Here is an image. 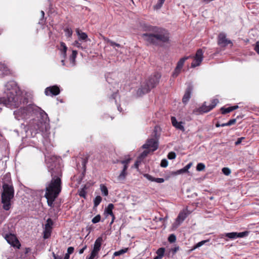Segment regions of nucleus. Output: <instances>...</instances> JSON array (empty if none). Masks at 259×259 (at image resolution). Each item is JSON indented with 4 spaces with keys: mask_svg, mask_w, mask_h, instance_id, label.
<instances>
[{
    "mask_svg": "<svg viewBox=\"0 0 259 259\" xmlns=\"http://www.w3.org/2000/svg\"><path fill=\"white\" fill-rule=\"evenodd\" d=\"M224 236L229 238L230 239H235L237 238L243 237V232H231L225 234Z\"/></svg>",
    "mask_w": 259,
    "mask_h": 259,
    "instance_id": "obj_21",
    "label": "nucleus"
},
{
    "mask_svg": "<svg viewBox=\"0 0 259 259\" xmlns=\"http://www.w3.org/2000/svg\"><path fill=\"white\" fill-rule=\"evenodd\" d=\"M60 93V89L59 87L56 85L47 87L45 91L46 96H57L59 95Z\"/></svg>",
    "mask_w": 259,
    "mask_h": 259,
    "instance_id": "obj_14",
    "label": "nucleus"
},
{
    "mask_svg": "<svg viewBox=\"0 0 259 259\" xmlns=\"http://www.w3.org/2000/svg\"><path fill=\"white\" fill-rule=\"evenodd\" d=\"M165 249L164 248H159L157 251H156V254L157 255L159 256V257H162V256L164 255V253Z\"/></svg>",
    "mask_w": 259,
    "mask_h": 259,
    "instance_id": "obj_35",
    "label": "nucleus"
},
{
    "mask_svg": "<svg viewBox=\"0 0 259 259\" xmlns=\"http://www.w3.org/2000/svg\"><path fill=\"white\" fill-rule=\"evenodd\" d=\"M160 136V127L156 126L154 127L151 137L148 139L147 142L142 146H158V140Z\"/></svg>",
    "mask_w": 259,
    "mask_h": 259,
    "instance_id": "obj_8",
    "label": "nucleus"
},
{
    "mask_svg": "<svg viewBox=\"0 0 259 259\" xmlns=\"http://www.w3.org/2000/svg\"><path fill=\"white\" fill-rule=\"evenodd\" d=\"M114 208V205L112 203H109L107 207L105 209V213L109 214L110 215H113L112 210Z\"/></svg>",
    "mask_w": 259,
    "mask_h": 259,
    "instance_id": "obj_27",
    "label": "nucleus"
},
{
    "mask_svg": "<svg viewBox=\"0 0 259 259\" xmlns=\"http://www.w3.org/2000/svg\"><path fill=\"white\" fill-rule=\"evenodd\" d=\"M160 78L161 74L158 72H155L151 75L148 79L141 84L140 88L137 91V95L142 96L149 93L158 84Z\"/></svg>",
    "mask_w": 259,
    "mask_h": 259,
    "instance_id": "obj_6",
    "label": "nucleus"
},
{
    "mask_svg": "<svg viewBox=\"0 0 259 259\" xmlns=\"http://www.w3.org/2000/svg\"><path fill=\"white\" fill-rule=\"evenodd\" d=\"M14 197V189L13 185H3V192L1 194L3 208L9 210L11 207V200Z\"/></svg>",
    "mask_w": 259,
    "mask_h": 259,
    "instance_id": "obj_7",
    "label": "nucleus"
},
{
    "mask_svg": "<svg viewBox=\"0 0 259 259\" xmlns=\"http://www.w3.org/2000/svg\"><path fill=\"white\" fill-rule=\"evenodd\" d=\"M164 180L163 178H154V182H155L157 183H163Z\"/></svg>",
    "mask_w": 259,
    "mask_h": 259,
    "instance_id": "obj_50",
    "label": "nucleus"
},
{
    "mask_svg": "<svg viewBox=\"0 0 259 259\" xmlns=\"http://www.w3.org/2000/svg\"><path fill=\"white\" fill-rule=\"evenodd\" d=\"M235 122H236L235 119H232L228 122V124H229V126H230V125L233 124L234 123H235Z\"/></svg>",
    "mask_w": 259,
    "mask_h": 259,
    "instance_id": "obj_58",
    "label": "nucleus"
},
{
    "mask_svg": "<svg viewBox=\"0 0 259 259\" xmlns=\"http://www.w3.org/2000/svg\"><path fill=\"white\" fill-rule=\"evenodd\" d=\"M171 121L172 125L175 126L176 128L181 130L182 131H185L184 127L182 125L183 123L182 122H178L175 117H171Z\"/></svg>",
    "mask_w": 259,
    "mask_h": 259,
    "instance_id": "obj_20",
    "label": "nucleus"
},
{
    "mask_svg": "<svg viewBox=\"0 0 259 259\" xmlns=\"http://www.w3.org/2000/svg\"><path fill=\"white\" fill-rule=\"evenodd\" d=\"M205 166L203 163H199L197 164L196 166V169L197 171H202L205 169Z\"/></svg>",
    "mask_w": 259,
    "mask_h": 259,
    "instance_id": "obj_36",
    "label": "nucleus"
},
{
    "mask_svg": "<svg viewBox=\"0 0 259 259\" xmlns=\"http://www.w3.org/2000/svg\"><path fill=\"white\" fill-rule=\"evenodd\" d=\"M53 255L54 257V259H62V257L56 255V254L54 252L53 253Z\"/></svg>",
    "mask_w": 259,
    "mask_h": 259,
    "instance_id": "obj_60",
    "label": "nucleus"
},
{
    "mask_svg": "<svg viewBox=\"0 0 259 259\" xmlns=\"http://www.w3.org/2000/svg\"><path fill=\"white\" fill-rule=\"evenodd\" d=\"M238 106L237 105L228 107H223L221 108L220 110L221 111L222 114H226L228 113H230V112L233 111L234 110L238 108Z\"/></svg>",
    "mask_w": 259,
    "mask_h": 259,
    "instance_id": "obj_23",
    "label": "nucleus"
},
{
    "mask_svg": "<svg viewBox=\"0 0 259 259\" xmlns=\"http://www.w3.org/2000/svg\"><path fill=\"white\" fill-rule=\"evenodd\" d=\"M165 0H158L157 4L155 6V8L157 9L161 8Z\"/></svg>",
    "mask_w": 259,
    "mask_h": 259,
    "instance_id": "obj_43",
    "label": "nucleus"
},
{
    "mask_svg": "<svg viewBox=\"0 0 259 259\" xmlns=\"http://www.w3.org/2000/svg\"><path fill=\"white\" fill-rule=\"evenodd\" d=\"M193 58L194 60L191 63V67L194 68L199 66L202 61L203 58V52L202 50L201 49L197 50Z\"/></svg>",
    "mask_w": 259,
    "mask_h": 259,
    "instance_id": "obj_13",
    "label": "nucleus"
},
{
    "mask_svg": "<svg viewBox=\"0 0 259 259\" xmlns=\"http://www.w3.org/2000/svg\"><path fill=\"white\" fill-rule=\"evenodd\" d=\"M8 144L7 141L2 136H0V146H6Z\"/></svg>",
    "mask_w": 259,
    "mask_h": 259,
    "instance_id": "obj_41",
    "label": "nucleus"
},
{
    "mask_svg": "<svg viewBox=\"0 0 259 259\" xmlns=\"http://www.w3.org/2000/svg\"><path fill=\"white\" fill-rule=\"evenodd\" d=\"M65 35L67 38H70L72 35V30L70 27H66L64 29Z\"/></svg>",
    "mask_w": 259,
    "mask_h": 259,
    "instance_id": "obj_30",
    "label": "nucleus"
},
{
    "mask_svg": "<svg viewBox=\"0 0 259 259\" xmlns=\"http://www.w3.org/2000/svg\"><path fill=\"white\" fill-rule=\"evenodd\" d=\"M192 165L191 163H190L186 165L183 168L179 169L175 172L176 175H180L182 173L186 172L188 171V170L190 168L191 166Z\"/></svg>",
    "mask_w": 259,
    "mask_h": 259,
    "instance_id": "obj_28",
    "label": "nucleus"
},
{
    "mask_svg": "<svg viewBox=\"0 0 259 259\" xmlns=\"http://www.w3.org/2000/svg\"><path fill=\"white\" fill-rule=\"evenodd\" d=\"M219 103V100L213 99L211 100V104L209 106L206 105V102H204L202 105L197 110L199 114L207 113L213 109Z\"/></svg>",
    "mask_w": 259,
    "mask_h": 259,
    "instance_id": "obj_9",
    "label": "nucleus"
},
{
    "mask_svg": "<svg viewBox=\"0 0 259 259\" xmlns=\"http://www.w3.org/2000/svg\"><path fill=\"white\" fill-rule=\"evenodd\" d=\"M59 49L62 52L61 55L62 57L65 59L67 56L66 52L67 50V47L64 42H60V47Z\"/></svg>",
    "mask_w": 259,
    "mask_h": 259,
    "instance_id": "obj_24",
    "label": "nucleus"
},
{
    "mask_svg": "<svg viewBox=\"0 0 259 259\" xmlns=\"http://www.w3.org/2000/svg\"><path fill=\"white\" fill-rule=\"evenodd\" d=\"M61 178L52 177V180L46 184L45 197L47 199L48 205L54 207V202L61 191Z\"/></svg>",
    "mask_w": 259,
    "mask_h": 259,
    "instance_id": "obj_4",
    "label": "nucleus"
},
{
    "mask_svg": "<svg viewBox=\"0 0 259 259\" xmlns=\"http://www.w3.org/2000/svg\"><path fill=\"white\" fill-rule=\"evenodd\" d=\"M144 177L147 178L148 180L151 181H153L154 182V178H153L152 176H151V175H149V174H145L144 175Z\"/></svg>",
    "mask_w": 259,
    "mask_h": 259,
    "instance_id": "obj_49",
    "label": "nucleus"
},
{
    "mask_svg": "<svg viewBox=\"0 0 259 259\" xmlns=\"http://www.w3.org/2000/svg\"><path fill=\"white\" fill-rule=\"evenodd\" d=\"M3 185H4L5 184H8V185H12L11 183V179L10 176L9 175H6L4 176V178L3 179Z\"/></svg>",
    "mask_w": 259,
    "mask_h": 259,
    "instance_id": "obj_29",
    "label": "nucleus"
},
{
    "mask_svg": "<svg viewBox=\"0 0 259 259\" xmlns=\"http://www.w3.org/2000/svg\"><path fill=\"white\" fill-rule=\"evenodd\" d=\"M221 124L219 122H217L216 123H215V126L217 127H221Z\"/></svg>",
    "mask_w": 259,
    "mask_h": 259,
    "instance_id": "obj_64",
    "label": "nucleus"
},
{
    "mask_svg": "<svg viewBox=\"0 0 259 259\" xmlns=\"http://www.w3.org/2000/svg\"><path fill=\"white\" fill-rule=\"evenodd\" d=\"M52 225H53V222H52V221L51 220V219H49L47 220V223L45 225V228H46V229L48 228V229H52Z\"/></svg>",
    "mask_w": 259,
    "mask_h": 259,
    "instance_id": "obj_37",
    "label": "nucleus"
},
{
    "mask_svg": "<svg viewBox=\"0 0 259 259\" xmlns=\"http://www.w3.org/2000/svg\"><path fill=\"white\" fill-rule=\"evenodd\" d=\"M168 165V161L166 159H163L161 161L160 166L162 167H166Z\"/></svg>",
    "mask_w": 259,
    "mask_h": 259,
    "instance_id": "obj_45",
    "label": "nucleus"
},
{
    "mask_svg": "<svg viewBox=\"0 0 259 259\" xmlns=\"http://www.w3.org/2000/svg\"><path fill=\"white\" fill-rule=\"evenodd\" d=\"M187 215L188 214L186 212V210H183V211H181L179 213L176 220V223L177 224V225L179 226L185 220Z\"/></svg>",
    "mask_w": 259,
    "mask_h": 259,
    "instance_id": "obj_19",
    "label": "nucleus"
},
{
    "mask_svg": "<svg viewBox=\"0 0 259 259\" xmlns=\"http://www.w3.org/2000/svg\"><path fill=\"white\" fill-rule=\"evenodd\" d=\"M108 42H109L110 45L112 47H120V45L117 43H116L115 42H114L112 40H109Z\"/></svg>",
    "mask_w": 259,
    "mask_h": 259,
    "instance_id": "obj_48",
    "label": "nucleus"
},
{
    "mask_svg": "<svg viewBox=\"0 0 259 259\" xmlns=\"http://www.w3.org/2000/svg\"><path fill=\"white\" fill-rule=\"evenodd\" d=\"M103 242V238L102 237H98L95 241L94 248L92 252L98 254V252L100 250L102 243Z\"/></svg>",
    "mask_w": 259,
    "mask_h": 259,
    "instance_id": "obj_18",
    "label": "nucleus"
},
{
    "mask_svg": "<svg viewBox=\"0 0 259 259\" xmlns=\"http://www.w3.org/2000/svg\"><path fill=\"white\" fill-rule=\"evenodd\" d=\"M73 251L74 248L73 247H69L67 249L68 253L67 254H68L69 255L70 254L72 253Z\"/></svg>",
    "mask_w": 259,
    "mask_h": 259,
    "instance_id": "obj_54",
    "label": "nucleus"
},
{
    "mask_svg": "<svg viewBox=\"0 0 259 259\" xmlns=\"http://www.w3.org/2000/svg\"><path fill=\"white\" fill-rule=\"evenodd\" d=\"M207 242V240H203V241H201L199 242H198V243H197L194 246V248L193 249H196L197 248H198L200 246H201L202 245H203V244H204V243L205 242Z\"/></svg>",
    "mask_w": 259,
    "mask_h": 259,
    "instance_id": "obj_46",
    "label": "nucleus"
},
{
    "mask_svg": "<svg viewBox=\"0 0 259 259\" xmlns=\"http://www.w3.org/2000/svg\"><path fill=\"white\" fill-rule=\"evenodd\" d=\"M100 189H101V191L102 192V194L104 196H107L108 195V190L107 188L106 187V186H105L103 184H101L100 185Z\"/></svg>",
    "mask_w": 259,
    "mask_h": 259,
    "instance_id": "obj_32",
    "label": "nucleus"
},
{
    "mask_svg": "<svg viewBox=\"0 0 259 259\" xmlns=\"http://www.w3.org/2000/svg\"><path fill=\"white\" fill-rule=\"evenodd\" d=\"M127 167L126 166H123V169L121 171L119 175L117 177V180L119 182H123L125 180L126 176H127Z\"/></svg>",
    "mask_w": 259,
    "mask_h": 259,
    "instance_id": "obj_22",
    "label": "nucleus"
},
{
    "mask_svg": "<svg viewBox=\"0 0 259 259\" xmlns=\"http://www.w3.org/2000/svg\"><path fill=\"white\" fill-rule=\"evenodd\" d=\"M112 217V221L110 223V224L111 225L114 222V219H115V216L114 214H113V215H111Z\"/></svg>",
    "mask_w": 259,
    "mask_h": 259,
    "instance_id": "obj_62",
    "label": "nucleus"
},
{
    "mask_svg": "<svg viewBox=\"0 0 259 259\" xmlns=\"http://www.w3.org/2000/svg\"><path fill=\"white\" fill-rule=\"evenodd\" d=\"M243 140V137H240L238 139V140L235 142V144L236 145L240 144Z\"/></svg>",
    "mask_w": 259,
    "mask_h": 259,
    "instance_id": "obj_57",
    "label": "nucleus"
},
{
    "mask_svg": "<svg viewBox=\"0 0 259 259\" xmlns=\"http://www.w3.org/2000/svg\"><path fill=\"white\" fill-rule=\"evenodd\" d=\"M176 240V236L174 234H170L168 238V241L170 243H174Z\"/></svg>",
    "mask_w": 259,
    "mask_h": 259,
    "instance_id": "obj_39",
    "label": "nucleus"
},
{
    "mask_svg": "<svg viewBox=\"0 0 259 259\" xmlns=\"http://www.w3.org/2000/svg\"><path fill=\"white\" fill-rule=\"evenodd\" d=\"M98 254L91 252L90 257L87 259H94V258L97 256Z\"/></svg>",
    "mask_w": 259,
    "mask_h": 259,
    "instance_id": "obj_56",
    "label": "nucleus"
},
{
    "mask_svg": "<svg viewBox=\"0 0 259 259\" xmlns=\"http://www.w3.org/2000/svg\"><path fill=\"white\" fill-rule=\"evenodd\" d=\"M146 148L138 157V159L142 160L145 158L150 152H153L156 150L158 147H143Z\"/></svg>",
    "mask_w": 259,
    "mask_h": 259,
    "instance_id": "obj_16",
    "label": "nucleus"
},
{
    "mask_svg": "<svg viewBox=\"0 0 259 259\" xmlns=\"http://www.w3.org/2000/svg\"><path fill=\"white\" fill-rule=\"evenodd\" d=\"M218 44L222 48L226 47L229 45L232 46L233 45L232 41L227 38L226 34L224 32L219 33L218 36Z\"/></svg>",
    "mask_w": 259,
    "mask_h": 259,
    "instance_id": "obj_11",
    "label": "nucleus"
},
{
    "mask_svg": "<svg viewBox=\"0 0 259 259\" xmlns=\"http://www.w3.org/2000/svg\"><path fill=\"white\" fill-rule=\"evenodd\" d=\"M5 238L8 243L13 247L17 249L20 248L21 244L15 235L10 233L6 234Z\"/></svg>",
    "mask_w": 259,
    "mask_h": 259,
    "instance_id": "obj_12",
    "label": "nucleus"
},
{
    "mask_svg": "<svg viewBox=\"0 0 259 259\" xmlns=\"http://www.w3.org/2000/svg\"><path fill=\"white\" fill-rule=\"evenodd\" d=\"M73 45L76 46L78 48H81V49H82V47H81V44L79 43L78 40H75L73 42Z\"/></svg>",
    "mask_w": 259,
    "mask_h": 259,
    "instance_id": "obj_51",
    "label": "nucleus"
},
{
    "mask_svg": "<svg viewBox=\"0 0 259 259\" xmlns=\"http://www.w3.org/2000/svg\"><path fill=\"white\" fill-rule=\"evenodd\" d=\"M117 92H114L113 93L111 96L109 97V99L110 100H115V98L117 96Z\"/></svg>",
    "mask_w": 259,
    "mask_h": 259,
    "instance_id": "obj_53",
    "label": "nucleus"
},
{
    "mask_svg": "<svg viewBox=\"0 0 259 259\" xmlns=\"http://www.w3.org/2000/svg\"><path fill=\"white\" fill-rule=\"evenodd\" d=\"M51 229L45 228V230L44 231V238L45 239L49 238L51 236Z\"/></svg>",
    "mask_w": 259,
    "mask_h": 259,
    "instance_id": "obj_33",
    "label": "nucleus"
},
{
    "mask_svg": "<svg viewBox=\"0 0 259 259\" xmlns=\"http://www.w3.org/2000/svg\"><path fill=\"white\" fill-rule=\"evenodd\" d=\"M176 157V154L174 152H170L167 155V158L170 160L175 159Z\"/></svg>",
    "mask_w": 259,
    "mask_h": 259,
    "instance_id": "obj_42",
    "label": "nucleus"
},
{
    "mask_svg": "<svg viewBox=\"0 0 259 259\" xmlns=\"http://www.w3.org/2000/svg\"><path fill=\"white\" fill-rule=\"evenodd\" d=\"M12 74V71L8 67L0 62V77H4Z\"/></svg>",
    "mask_w": 259,
    "mask_h": 259,
    "instance_id": "obj_17",
    "label": "nucleus"
},
{
    "mask_svg": "<svg viewBox=\"0 0 259 259\" xmlns=\"http://www.w3.org/2000/svg\"><path fill=\"white\" fill-rule=\"evenodd\" d=\"M14 115L15 118L18 120L32 118L28 124H21V127L26 133L30 131L31 135L33 133L36 134L39 133L47 135L50 129L48 114L34 105L29 104L24 108L18 109L14 111Z\"/></svg>",
    "mask_w": 259,
    "mask_h": 259,
    "instance_id": "obj_1",
    "label": "nucleus"
},
{
    "mask_svg": "<svg viewBox=\"0 0 259 259\" xmlns=\"http://www.w3.org/2000/svg\"><path fill=\"white\" fill-rule=\"evenodd\" d=\"M45 154L46 166L51 177L62 178L63 165L61 157L55 155Z\"/></svg>",
    "mask_w": 259,
    "mask_h": 259,
    "instance_id": "obj_5",
    "label": "nucleus"
},
{
    "mask_svg": "<svg viewBox=\"0 0 259 259\" xmlns=\"http://www.w3.org/2000/svg\"><path fill=\"white\" fill-rule=\"evenodd\" d=\"M254 50L256 52V53L259 55V41H257L255 42Z\"/></svg>",
    "mask_w": 259,
    "mask_h": 259,
    "instance_id": "obj_47",
    "label": "nucleus"
},
{
    "mask_svg": "<svg viewBox=\"0 0 259 259\" xmlns=\"http://www.w3.org/2000/svg\"><path fill=\"white\" fill-rule=\"evenodd\" d=\"M128 250V248H123V249H121L118 251H115L114 254H113V255L114 256H119L120 255H122L125 253H126Z\"/></svg>",
    "mask_w": 259,
    "mask_h": 259,
    "instance_id": "obj_31",
    "label": "nucleus"
},
{
    "mask_svg": "<svg viewBox=\"0 0 259 259\" xmlns=\"http://www.w3.org/2000/svg\"><path fill=\"white\" fill-rule=\"evenodd\" d=\"M77 55V51L76 50H73L72 52V54L69 57V61L71 64H72L73 66L75 65V59Z\"/></svg>",
    "mask_w": 259,
    "mask_h": 259,
    "instance_id": "obj_26",
    "label": "nucleus"
},
{
    "mask_svg": "<svg viewBox=\"0 0 259 259\" xmlns=\"http://www.w3.org/2000/svg\"><path fill=\"white\" fill-rule=\"evenodd\" d=\"M223 173L226 176H229L231 174V170L228 167L222 168Z\"/></svg>",
    "mask_w": 259,
    "mask_h": 259,
    "instance_id": "obj_40",
    "label": "nucleus"
},
{
    "mask_svg": "<svg viewBox=\"0 0 259 259\" xmlns=\"http://www.w3.org/2000/svg\"><path fill=\"white\" fill-rule=\"evenodd\" d=\"M141 160L138 159L135 163L134 166L135 168H138L139 164L141 162Z\"/></svg>",
    "mask_w": 259,
    "mask_h": 259,
    "instance_id": "obj_55",
    "label": "nucleus"
},
{
    "mask_svg": "<svg viewBox=\"0 0 259 259\" xmlns=\"http://www.w3.org/2000/svg\"><path fill=\"white\" fill-rule=\"evenodd\" d=\"M131 159L130 158L120 161V163L123 164V166H126L128 167V164L130 162Z\"/></svg>",
    "mask_w": 259,
    "mask_h": 259,
    "instance_id": "obj_44",
    "label": "nucleus"
},
{
    "mask_svg": "<svg viewBox=\"0 0 259 259\" xmlns=\"http://www.w3.org/2000/svg\"><path fill=\"white\" fill-rule=\"evenodd\" d=\"M5 87L6 96L0 98V104L9 108H14L18 107L22 104L25 105L28 103L27 98L23 97L22 92L15 81L8 82Z\"/></svg>",
    "mask_w": 259,
    "mask_h": 259,
    "instance_id": "obj_3",
    "label": "nucleus"
},
{
    "mask_svg": "<svg viewBox=\"0 0 259 259\" xmlns=\"http://www.w3.org/2000/svg\"><path fill=\"white\" fill-rule=\"evenodd\" d=\"M76 31L79 40L87 41L88 35L86 33L80 31L78 29H77Z\"/></svg>",
    "mask_w": 259,
    "mask_h": 259,
    "instance_id": "obj_25",
    "label": "nucleus"
},
{
    "mask_svg": "<svg viewBox=\"0 0 259 259\" xmlns=\"http://www.w3.org/2000/svg\"><path fill=\"white\" fill-rule=\"evenodd\" d=\"M192 57V56L190 55L189 56H185L180 59V60L178 62L177 64V66L175 69L174 71L172 73V76L173 77H176L178 76V75L180 73L181 71V70L184 66L185 62L187 60Z\"/></svg>",
    "mask_w": 259,
    "mask_h": 259,
    "instance_id": "obj_10",
    "label": "nucleus"
},
{
    "mask_svg": "<svg viewBox=\"0 0 259 259\" xmlns=\"http://www.w3.org/2000/svg\"><path fill=\"white\" fill-rule=\"evenodd\" d=\"M179 247H175L172 250L173 252L175 253L179 250Z\"/></svg>",
    "mask_w": 259,
    "mask_h": 259,
    "instance_id": "obj_61",
    "label": "nucleus"
},
{
    "mask_svg": "<svg viewBox=\"0 0 259 259\" xmlns=\"http://www.w3.org/2000/svg\"><path fill=\"white\" fill-rule=\"evenodd\" d=\"M102 201V197L100 196H97L94 200V207H97L99 205Z\"/></svg>",
    "mask_w": 259,
    "mask_h": 259,
    "instance_id": "obj_34",
    "label": "nucleus"
},
{
    "mask_svg": "<svg viewBox=\"0 0 259 259\" xmlns=\"http://www.w3.org/2000/svg\"><path fill=\"white\" fill-rule=\"evenodd\" d=\"M140 26L142 30L146 32L141 36L148 45L163 48L170 44V33L167 29L145 22L141 23Z\"/></svg>",
    "mask_w": 259,
    "mask_h": 259,
    "instance_id": "obj_2",
    "label": "nucleus"
},
{
    "mask_svg": "<svg viewBox=\"0 0 259 259\" xmlns=\"http://www.w3.org/2000/svg\"><path fill=\"white\" fill-rule=\"evenodd\" d=\"M79 195L82 198H85L86 196V192L84 190H82L79 193Z\"/></svg>",
    "mask_w": 259,
    "mask_h": 259,
    "instance_id": "obj_52",
    "label": "nucleus"
},
{
    "mask_svg": "<svg viewBox=\"0 0 259 259\" xmlns=\"http://www.w3.org/2000/svg\"><path fill=\"white\" fill-rule=\"evenodd\" d=\"M100 220L101 215L100 214H98L92 219V222L93 224H96L99 222Z\"/></svg>",
    "mask_w": 259,
    "mask_h": 259,
    "instance_id": "obj_38",
    "label": "nucleus"
},
{
    "mask_svg": "<svg viewBox=\"0 0 259 259\" xmlns=\"http://www.w3.org/2000/svg\"><path fill=\"white\" fill-rule=\"evenodd\" d=\"M193 89V87L192 84L191 83H189L182 99V102L183 103L186 104L188 103L191 97Z\"/></svg>",
    "mask_w": 259,
    "mask_h": 259,
    "instance_id": "obj_15",
    "label": "nucleus"
},
{
    "mask_svg": "<svg viewBox=\"0 0 259 259\" xmlns=\"http://www.w3.org/2000/svg\"><path fill=\"white\" fill-rule=\"evenodd\" d=\"M69 255L68 254H66L65 255V256L63 258V259H69Z\"/></svg>",
    "mask_w": 259,
    "mask_h": 259,
    "instance_id": "obj_63",
    "label": "nucleus"
},
{
    "mask_svg": "<svg viewBox=\"0 0 259 259\" xmlns=\"http://www.w3.org/2000/svg\"><path fill=\"white\" fill-rule=\"evenodd\" d=\"M87 245H85L84 247H83L81 249H79L78 251V252L79 254H82L83 253L84 250L87 248Z\"/></svg>",
    "mask_w": 259,
    "mask_h": 259,
    "instance_id": "obj_59",
    "label": "nucleus"
}]
</instances>
